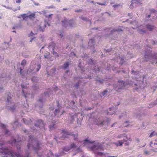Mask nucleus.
<instances>
[{
	"label": "nucleus",
	"instance_id": "864d4df0",
	"mask_svg": "<svg viewBox=\"0 0 157 157\" xmlns=\"http://www.w3.org/2000/svg\"><path fill=\"white\" fill-rule=\"evenodd\" d=\"M129 123L128 121H127L125 122V123H124L123 124V126L124 127H127L128 126V123Z\"/></svg>",
	"mask_w": 157,
	"mask_h": 157
},
{
	"label": "nucleus",
	"instance_id": "c03bdc74",
	"mask_svg": "<svg viewBox=\"0 0 157 157\" xmlns=\"http://www.w3.org/2000/svg\"><path fill=\"white\" fill-rule=\"evenodd\" d=\"M155 105H156L154 102H151L149 104V105L148 106V108H151L152 107H154Z\"/></svg>",
	"mask_w": 157,
	"mask_h": 157
},
{
	"label": "nucleus",
	"instance_id": "412c9836",
	"mask_svg": "<svg viewBox=\"0 0 157 157\" xmlns=\"http://www.w3.org/2000/svg\"><path fill=\"white\" fill-rule=\"evenodd\" d=\"M115 108L114 107L109 108V111L107 112V115H112L115 113Z\"/></svg>",
	"mask_w": 157,
	"mask_h": 157
},
{
	"label": "nucleus",
	"instance_id": "5701e85b",
	"mask_svg": "<svg viewBox=\"0 0 157 157\" xmlns=\"http://www.w3.org/2000/svg\"><path fill=\"white\" fill-rule=\"evenodd\" d=\"M95 80L97 82H99L100 83L102 84L103 83L104 81H105V80L102 79L100 76H98L95 78Z\"/></svg>",
	"mask_w": 157,
	"mask_h": 157
},
{
	"label": "nucleus",
	"instance_id": "72a5a7b5",
	"mask_svg": "<svg viewBox=\"0 0 157 157\" xmlns=\"http://www.w3.org/2000/svg\"><path fill=\"white\" fill-rule=\"evenodd\" d=\"M22 121L24 123L26 124H30L31 122L30 120H27L25 118H23L22 119Z\"/></svg>",
	"mask_w": 157,
	"mask_h": 157
},
{
	"label": "nucleus",
	"instance_id": "ddd939ff",
	"mask_svg": "<svg viewBox=\"0 0 157 157\" xmlns=\"http://www.w3.org/2000/svg\"><path fill=\"white\" fill-rule=\"evenodd\" d=\"M118 59H120V64L121 65H122L124 62L125 61V60H127L128 59H126L125 57L121 55V56L119 55L116 56V57H114L113 59V60L116 61H118Z\"/></svg>",
	"mask_w": 157,
	"mask_h": 157
},
{
	"label": "nucleus",
	"instance_id": "0eeeda50",
	"mask_svg": "<svg viewBox=\"0 0 157 157\" xmlns=\"http://www.w3.org/2000/svg\"><path fill=\"white\" fill-rule=\"evenodd\" d=\"M6 96L7 97L6 104L8 105H11L10 106H8V108L12 111H13L16 108V104L12 101V95L10 92H7L6 93Z\"/></svg>",
	"mask_w": 157,
	"mask_h": 157
},
{
	"label": "nucleus",
	"instance_id": "473e14b6",
	"mask_svg": "<svg viewBox=\"0 0 157 157\" xmlns=\"http://www.w3.org/2000/svg\"><path fill=\"white\" fill-rule=\"evenodd\" d=\"M132 74L134 75H136V76H135L134 77L136 78H138V75H139V72L135 71L134 70H132Z\"/></svg>",
	"mask_w": 157,
	"mask_h": 157
},
{
	"label": "nucleus",
	"instance_id": "bf43d9fd",
	"mask_svg": "<svg viewBox=\"0 0 157 157\" xmlns=\"http://www.w3.org/2000/svg\"><path fill=\"white\" fill-rule=\"evenodd\" d=\"M137 23V22L136 21L134 20L133 21H131L130 22V23L131 24H136Z\"/></svg>",
	"mask_w": 157,
	"mask_h": 157
},
{
	"label": "nucleus",
	"instance_id": "f257e3e1",
	"mask_svg": "<svg viewBox=\"0 0 157 157\" xmlns=\"http://www.w3.org/2000/svg\"><path fill=\"white\" fill-rule=\"evenodd\" d=\"M41 143L37 140L35 139L33 136L30 135L29 136V141L27 145L28 150L26 151V156L29 157V155L31 152L30 148L32 147L35 152L39 156H41L42 154L39 153V151H41L42 148L41 146Z\"/></svg>",
	"mask_w": 157,
	"mask_h": 157
},
{
	"label": "nucleus",
	"instance_id": "393cba45",
	"mask_svg": "<svg viewBox=\"0 0 157 157\" xmlns=\"http://www.w3.org/2000/svg\"><path fill=\"white\" fill-rule=\"evenodd\" d=\"M36 35V34H34L32 32H31L30 33L29 35V36L30 37L31 39L30 40V42H32V40H34V39L35 38V36Z\"/></svg>",
	"mask_w": 157,
	"mask_h": 157
},
{
	"label": "nucleus",
	"instance_id": "052dcab7",
	"mask_svg": "<svg viewBox=\"0 0 157 157\" xmlns=\"http://www.w3.org/2000/svg\"><path fill=\"white\" fill-rule=\"evenodd\" d=\"M121 6L120 4L115 5L113 6V7L114 8H118L119 6Z\"/></svg>",
	"mask_w": 157,
	"mask_h": 157
},
{
	"label": "nucleus",
	"instance_id": "dca6fc26",
	"mask_svg": "<svg viewBox=\"0 0 157 157\" xmlns=\"http://www.w3.org/2000/svg\"><path fill=\"white\" fill-rule=\"evenodd\" d=\"M48 48L49 50L52 52L53 50H56L57 49H58V46L57 44H55L53 42H51L50 44L48 46Z\"/></svg>",
	"mask_w": 157,
	"mask_h": 157
},
{
	"label": "nucleus",
	"instance_id": "de8ad7c7",
	"mask_svg": "<svg viewBox=\"0 0 157 157\" xmlns=\"http://www.w3.org/2000/svg\"><path fill=\"white\" fill-rule=\"evenodd\" d=\"M126 140H124L123 141L122 140H119L118 141V143L119 144L120 146H121L123 143V142H126Z\"/></svg>",
	"mask_w": 157,
	"mask_h": 157
},
{
	"label": "nucleus",
	"instance_id": "423d86ee",
	"mask_svg": "<svg viewBox=\"0 0 157 157\" xmlns=\"http://www.w3.org/2000/svg\"><path fill=\"white\" fill-rule=\"evenodd\" d=\"M52 92V90L51 89H49L47 91L41 95L38 101V103L40 104V105H39L40 108L39 112L40 114H43L44 113V109H42L43 103L49 97V95Z\"/></svg>",
	"mask_w": 157,
	"mask_h": 157
},
{
	"label": "nucleus",
	"instance_id": "7ed1b4c3",
	"mask_svg": "<svg viewBox=\"0 0 157 157\" xmlns=\"http://www.w3.org/2000/svg\"><path fill=\"white\" fill-rule=\"evenodd\" d=\"M130 86H132L134 90L137 91L140 89L141 87L139 84L138 85L132 81L128 80L125 82L123 80H120L118 82L115 90L116 91L120 92V90L126 89Z\"/></svg>",
	"mask_w": 157,
	"mask_h": 157
},
{
	"label": "nucleus",
	"instance_id": "8fccbe9b",
	"mask_svg": "<svg viewBox=\"0 0 157 157\" xmlns=\"http://www.w3.org/2000/svg\"><path fill=\"white\" fill-rule=\"evenodd\" d=\"M112 50H113V48H112L108 49L107 50H106L105 49H104V51L105 52H108V53L111 52Z\"/></svg>",
	"mask_w": 157,
	"mask_h": 157
},
{
	"label": "nucleus",
	"instance_id": "a19ab883",
	"mask_svg": "<svg viewBox=\"0 0 157 157\" xmlns=\"http://www.w3.org/2000/svg\"><path fill=\"white\" fill-rule=\"evenodd\" d=\"M101 68L100 67H95L94 69L96 73H98V72L101 71Z\"/></svg>",
	"mask_w": 157,
	"mask_h": 157
},
{
	"label": "nucleus",
	"instance_id": "a878e982",
	"mask_svg": "<svg viewBox=\"0 0 157 157\" xmlns=\"http://www.w3.org/2000/svg\"><path fill=\"white\" fill-rule=\"evenodd\" d=\"M83 81V80L82 77L81 79H79V80H78V82H76L75 85V86L76 89H77L78 88L79 84L82 83Z\"/></svg>",
	"mask_w": 157,
	"mask_h": 157
},
{
	"label": "nucleus",
	"instance_id": "4c0bfd02",
	"mask_svg": "<svg viewBox=\"0 0 157 157\" xmlns=\"http://www.w3.org/2000/svg\"><path fill=\"white\" fill-rule=\"evenodd\" d=\"M58 35L59 36L60 38H62L64 35V33L62 31H59L57 33Z\"/></svg>",
	"mask_w": 157,
	"mask_h": 157
},
{
	"label": "nucleus",
	"instance_id": "2eb2a0df",
	"mask_svg": "<svg viewBox=\"0 0 157 157\" xmlns=\"http://www.w3.org/2000/svg\"><path fill=\"white\" fill-rule=\"evenodd\" d=\"M35 126L37 128H43L44 126V124L42 120H38L36 121V122L35 124Z\"/></svg>",
	"mask_w": 157,
	"mask_h": 157
},
{
	"label": "nucleus",
	"instance_id": "6e6d98bb",
	"mask_svg": "<svg viewBox=\"0 0 157 157\" xmlns=\"http://www.w3.org/2000/svg\"><path fill=\"white\" fill-rule=\"evenodd\" d=\"M97 4H99V5H101V6H106L107 5L106 4L105 2H104V3H101L100 2H98Z\"/></svg>",
	"mask_w": 157,
	"mask_h": 157
},
{
	"label": "nucleus",
	"instance_id": "cd10ccee",
	"mask_svg": "<svg viewBox=\"0 0 157 157\" xmlns=\"http://www.w3.org/2000/svg\"><path fill=\"white\" fill-rule=\"evenodd\" d=\"M18 124V120L16 119L15 121L12 123V125L13 126V129H15L16 127L17 126Z\"/></svg>",
	"mask_w": 157,
	"mask_h": 157
},
{
	"label": "nucleus",
	"instance_id": "c85d7f7f",
	"mask_svg": "<svg viewBox=\"0 0 157 157\" xmlns=\"http://www.w3.org/2000/svg\"><path fill=\"white\" fill-rule=\"evenodd\" d=\"M35 12L31 13L29 15L28 14V18H29L30 19L32 20H33V19L35 17Z\"/></svg>",
	"mask_w": 157,
	"mask_h": 157
},
{
	"label": "nucleus",
	"instance_id": "f704fd0d",
	"mask_svg": "<svg viewBox=\"0 0 157 157\" xmlns=\"http://www.w3.org/2000/svg\"><path fill=\"white\" fill-rule=\"evenodd\" d=\"M28 13H27V14L24 13L21 14V16L23 18V19L24 20L26 21L27 18H28Z\"/></svg>",
	"mask_w": 157,
	"mask_h": 157
},
{
	"label": "nucleus",
	"instance_id": "338daca9",
	"mask_svg": "<svg viewBox=\"0 0 157 157\" xmlns=\"http://www.w3.org/2000/svg\"><path fill=\"white\" fill-rule=\"evenodd\" d=\"M121 71L124 73H126L128 72V71L127 70H121Z\"/></svg>",
	"mask_w": 157,
	"mask_h": 157
},
{
	"label": "nucleus",
	"instance_id": "09e8293b",
	"mask_svg": "<svg viewBox=\"0 0 157 157\" xmlns=\"http://www.w3.org/2000/svg\"><path fill=\"white\" fill-rule=\"evenodd\" d=\"M26 64V62L25 60V59L23 60L21 62V65L24 67L25 65Z\"/></svg>",
	"mask_w": 157,
	"mask_h": 157
},
{
	"label": "nucleus",
	"instance_id": "58836bf2",
	"mask_svg": "<svg viewBox=\"0 0 157 157\" xmlns=\"http://www.w3.org/2000/svg\"><path fill=\"white\" fill-rule=\"evenodd\" d=\"M9 143L12 144V146L15 145L17 144V141L16 139H13L12 141L9 142Z\"/></svg>",
	"mask_w": 157,
	"mask_h": 157
},
{
	"label": "nucleus",
	"instance_id": "e433bc0d",
	"mask_svg": "<svg viewBox=\"0 0 157 157\" xmlns=\"http://www.w3.org/2000/svg\"><path fill=\"white\" fill-rule=\"evenodd\" d=\"M94 39H90L88 42L89 46L90 47L93 46L94 44Z\"/></svg>",
	"mask_w": 157,
	"mask_h": 157
},
{
	"label": "nucleus",
	"instance_id": "2f4dec72",
	"mask_svg": "<svg viewBox=\"0 0 157 157\" xmlns=\"http://www.w3.org/2000/svg\"><path fill=\"white\" fill-rule=\"evenodd\" d=\"M69 63L68 62H67L62 65V67L63 68L66 69L69 67Z\"/></svg>",
	"mask_w": 157,
	"mask_h": 157
},
{
	"label": "nucleus",
	"instance_id": "f8f14e48",
	"mask_svg": "<svg viewBox=\"0 0 157 157\" xmlns=\"http://www.w3.org/2000/svg\"><path fill=\"white\" fill-rule=\"evenodd\" d=\"M62 25L65 27H73L74 24V21L72 20H69L67 18H64V20L62 21Z\"/></svg>",
	"mask_w": 157,
	"mask_h": 157
},
{
	"label": "nucleus",
	"instance_id": "e2e57ef3",
	"mask_svg": "<svg viewBox=\"0 0 157 157\" xmlns=\"http://www.w3.org/2000/svg\"><path fill=\"white\" fill-rule=\"evenodd\" d=\"M23 68H22L21 67H20L19 68V69L20 70V73L21 75H22V71L23 70Z\"/></svg>",
	"mask_w": 157,
	"mask_h": 157
},
{
	"label": "nucleus",
	"instance_id": "bb28decb",
	"mask_svg": "<svg viewBox=\"0 0 157 157\" xmlns=\"http://www.w3.org/2000/svg\"><path fill=\"white\" fill-rule=\"evenodd\" d=\"M87 62L90 65H94L95 63V61L93 60L91 58H88V59H87Z\"/></svg>",
	"mask_w": 157,
	"mask_h": 157
},
{
	"label": "nucleus",
	"instance_id": "6ab92c4d",
	"mask_svg": "<svg viewBox=\"0 0 157 157\" xmlns=\"http://www.w3.org/2000/svg\"><path fill=\"white\" fill-rule=\"evenodd\" d=\"M2 127L3 129V133L6 135H10L11 134V132L10 131L7 129L6 128V127L4 124H2Z\"/></svg>",
	"mask_w": 157,
	"mask_h": 157
},
{
	"label": "nucleus",
	"instance_id": "3c124183",
	"mask_svg": "<svg viewBox=\"0 0 157 157\" xmlns=\"http://www.w3.org/2000/svg\"><path fill=\"white\" fill-rule=\"evenodd\" d=\"M155 132L154 131L152 132L150 135L149 137H152L153 136H155Z\"/></svg>",
	"mask_w": 157,
	"mask_h": 157
},
{
	"label": "nucleus",
	"instance_id": "5fc2aeb1",
	"mask_svg": "<svg viewBox=\"0 0 157 157\" xmlns=\"http://www.w3.org/2000/svg\"><path fill=\"white\" fill-rule=\"evenodd\" d=\"M128 15L129 17H130V18H132V17H133V14L132 13H128Z\"/></svg>",
	"mask_w": 157,
	"mask_h": 157
},
{
	"label": "nucleus",
	"instance_id": "39448f33",
	"mask_svg": "<svg viewBox=\"0 0 157 157\" xmlns=\"http://www.w3.org/2000/svg\"><path fill=\"white\" fill-rule=\"evenodd\" d=\"M0 143V155H5L2 156V157H21V154L19 153L13 152L10 151L7 147H4V142Z\"/></svg>",
	"mask_w": 157,
	"mask_h": 157
},
{
	"label": "nucleus",
	"instance_id": "774afa93",
	"mask_svg": "<svg viewBox=\"0 0 157 157\" xmlns=\"http://www.w3.org/2000/svg\"><path fill=\"white\" fill-rule=\"evenodd\" d=\"M24 132L26 134H28L29 132L28 130L26 129H25L24 130Z\"/></svg>",
	"mask_w": 157,
	"mask_h": 157
},
{
	"label": "nucleus",
	"instance_id": "c9c22d12",
	"mask_svg": "<svg viewBox=\"0 0 157 157\" xmlns=\"http://www.w3.org/2000/svg\"><path fill=\"white\" fill-rule=\"evenodd\" d=\"M132 4H141L142 1L141 0H132Z\"/></svg>",
	"mask_w": 157,
	"mask_h": 157
},
{
	"label": "nucleus",
	"instance_id": "a211bd4d",
	"mask_svg": "<svg viewBox=\"0 0 157 157\" xmlns=\"http://www.w3.org/2000/svg\"><path fill=\"white\" fill-rule=\"evenodd\" d=\"M21 86L22 89V95L24 96L25 98H26L28 97V94L27 93L25 94L26 92L24 90L26 89L27 86L24 83H22L21 85Z\"/></svg>",
	"mask_w": 157,
	"mask_h": 157
},
{
	"label": "nucleus",
	"instance_id": "4d7b16f0",
	"mask_svg": "<svg viewBox=\"0 0 157 157\" xmlns=\"http://www.w3.org/2000/svg\"><path fill=\"white\" fill-rule=\"evenodd\" d=\"M3 90V87L2 86V85H0V93L2 92Z\"/></svg>",
	"mask_w": 157,
	"mask_h": 157
},
{
	"label": "nucleus",
	"instance_id": "680f3d73",
	"mask_svg": "<svg viewBox=\"0 0 157 157\" xmlns=\"http://www.w3.org/2000/svg\"><path fill=\"white\" fill-rule=\"evenodd\" d=\"M156 12H157V11L155 10L154 9H151V10L150 13L151 14L152 13H155Z\"/></svg>",
	"mask_w": 157,
	"mask_h": 157
},
{
	"label": "nucleus",
	"instance_id": "37998d69",
	"mask_svg": "<svg viewBox=\"0 0 157 157\" xmlns=\"http://www.w3.org/2000/svg\"><path fill=\"white\" fill-rule=\"evenodd\" d=\"M70 149V147H64L63 148V151L66 152L69 151Z\"/></svg>",
	"mask_w": 157,
	"mask_h": 157
},
{
	"label": "nucleus",
	"instance_id": "c756f323",
	"mask_svg": "<svg viewBox=\"0 0 157 157\" xmlns=\"http://www.w3.org/2000/svg\"><path fill=\"white\" fill-rule=\"evenodd\" d=\"M146 28L150 31H152L154 28V26L148 24L146 25Z\"/></svg>",
	"mask_w": 157,
	"mask_h": 157
},
{
	"label": "nucleus",
	"instance_id": "4468645a",
	"mask_svg": "<svg viewBox=\"0 0 157 157\" xmlns=\"http://www.w3.org/2000/svg\"><path fill=\"white\" fill-rule=\"evenodd\" d=\"M57 106L58 107L57 108L55 109L54 113V115L58 117L61 116L63 113H61L60 111V109L61 107V106L59 104V102L58 101H56Z\"/></svg>",
	"mask_w": 157,
	"mask_h": 157
},
{
	"label": "nucleus",
	"instance_id": "9b49d317",
	"mask_svg": "<svg viewBox=\"0 0 157 157\" xmlns=\"http://www.w3.org/2000/svg\"><path fill=\"white\" fill-rule=\"evenodd\" d=\"M124 29L125 28L123 26H120L117 28H114L112 30L110 28H107L105 29V31L109 33L106 34L105 36L107 37L115 32L123 31Z\"/></svg>",
	"mask_w": 157,
	"mask_h": 157
},
{
	"label": "nucleus",
	"instance_id": "9d476101",
	"mask_svg": "<svg viewBox=\"0 0 157 157\" xmlns=\"http://www.w3.org/2000/svg\"><path fill=\"white\" fill-rule=\"evenodd\" d=\"M109 120L106 117H100L96 122L97 124L103 128H106L109 123Z\"/></svg>",
	"mask_w": 157,
	"mask_h": 157
},
{
	"label": "nucleus",
	"instance_id": "f03ea898",
	"mask_svg": "<svg viewBox=\"0 0 157 157\" xmlns=\"http://www.w3.org/2000/svg\"><path fill=\"white\" fill-rule=\"evenodd\" d=\"M150 48L151 46L149 44L147 45L145 47L144 57L140 60L141 61L143 62L149 61L152 65H157V53L152 54L151 51L149 49Z\"/></svg>",
	"mask_w": 157,
	"mask_h": 157
},
{
	"label": "nucleus",
	"instance_id": "20e7f679",
	"mask_svg": "<svg viewBox=\"0 0 157 157\" xmlns=\"http://www.w3.org/2000/svg\"><path fill=\"white\" fill-rule=\"evenodd\" d=\"M94 143V141H91L88 140H85L83 141L84 145L90 148L94 153L98 155H102V152L98 151V150L101 151L103 150L102 144L99 143Z\"/></svg>",
	"mask_w": 157,
	"mask_h": 157
},
{
	"label": "nucleus",
	"instance_id": "b1692460",
	"mask_svg": "<svg viewBox=\"0 0 157 157\" xmlns=\"http://www.w3.org/2000/svg\"><path fill=\"white\" fill-rule=\"evenodd\" d=\"M49 118L50 119L51 121H52V123L49 126L50 129L52 130V129L54 127L55 125L54 123H56V121H55V120H53V118H52V116H50Z\"/></svg>",
	"mask_w": 157,
	"mask_h": 157
},
{
	"label": "nucleus",
	"instance_id": "f3484780",
	"mask_svg": "<svg viewBox=\"0 0 157 157\" xmlns=\"http://www.w3.org/2000/svg\"><path fill=\"white\" fill-rule=\"evenodd\" d=\"M47 25L48 26H50V25L47 22H45V24L43 26L42 25H40L38 28V30L40 32H44L45 30V28L46 27Z\"/></svg>",
	"mask_w": 157,
	"mask_h": 157
},
{
	"label": "nucleus",
	"instance_id": "69168bd1",
	"mask_svg": "<svg viewBox=\"0 0 157 157\" xmlns=\"http://www.w3.org/2000/svg\"><path fill=\"white\" fill-rule=\"evenodd\" d=\"M82 11V9H80L78 10H76L75 11V12H80Z\"/></svg>",
	"mask_w": 157,
	"mask_h": 157
},
{
	"label": "nucleus",
	"instance_id": "4be33fe9",
	"mask_svg": "<svg viewBox=\"0 0 157 157\" xmlns=\"http://www.w3.org/2000/svg\"><path fill=\"white\" fill-rule=\"evenodd\" d=\"M109 92L108 91V89H107L106 90H105L103 92L101 93L100 94V95L101 98L102 96L105 97L107 95H109Z\"/></svg>",
	"mask_w": 157,
	"mask_h": 157
},
{
	"label": "nucleus",
	"instance_id": "13d9d810",
	"mask_svg": "<svg viewBox=\"0 0 157 157\" xmlns=\"http://www.w3.org/2000/svg\"><path fill=\"white\" fill-rule=\"evenodd\" d=\"M82 120V118L80 120H79L78 119L77 120V123L78 124H79L80 125L81 124V122Z\"/></svg>",
	"mask_w": 157,
	"mask_h": 157
},
{
	"label": "nucleus",
	"instance_id": "6e6552de",
	"mask_svg": "<svg viewBox=\"0 0 157 157\" xmlns=\"http://www.w3.org/2000/svg\"><path fill=\"white\" fill-rule=\"evenodd\" d=\"M62 137H57L56 136L54 138V139L55 140L57 143L58 142V139H60V138H61V139H63V138H67L69 136H72L74 138V140H76V139L77 138L78 135H75L73 132H69L67 131V130H62Z\"/></svg>",
	"mask_w": 157,
	"mask_h": 157
},
{
	"label": "nucleus",
	"instance_id": "1a4fd4ad",
	"mask_svg": "<svg viewBox=\"0 0 157 157\" xmlns=\"http://www.w3.org/2000/svg\"><path fill=\"white\" fill-rule=\"evenodd\" d=\"M41 67L40 64L34 63V61H32L30 64V67L27 71V73L28 74H30L32 71L33 73L38 71Z\"/></svg>",
	"mask_w": 157,
	"mask_h": 157
},
{
	"label": "nucleus",
	"instance_id": "aec40b11",
	"mask_svg": "<svg viewBox=\"0 0 157 157\" xmlns=\"http://www.w3.org/2000/svg\"><path fill=\"white\" fill-rule=\"evenodd\" d=\"M6 76V75L5 74L3 73L2 74L1 76H0V85H2V86L3 85H4L5 82H3L2 81H4V79H6L5 77Z\"/></svg>",
	"mask_w": 157,
	"mask_h": 157
},
{
	"label": "nucleus",
	"instance_id": "a18cd8bd",
	"mask_svg": "<svg viewBox=\"0 0 157 157\" xmlns=\"http://www.w3.org/2000/svg\"><path fill=\"white\" fill-rule=\"evenodd\" d=\"M76 144L74 143L71 144L70 145V147L71 149V148H76Z\"/></svg>",
	"mask_w": 157,
	"mask_h": 157
},
{
	"label": "nucleus",
	"instance_id": "79ce46f5",
	"mask_svg": "<svg viewBox=\"0 0 157 157\" xmlns=\"http://www.w3.org/2000/svg\"><path fill=\"white\" fill-rule=\"evenodd\" d=\"M149 42L150 43L152 44L153 45H157V41H154V40H149Z\"/></svg>",
	"mask_w": 157,
	"mask_h": 157
},
{
	"label": "nucleus",
	"instance_id": "0e129e2a",
	"mask_svg": "<svg viewBox=\"0 0 157 157\" xmlns=\"http://www.w3.org/2000/svg\"><path fill=\"white\" fill-rule=\"evenodd\" d=\"M4 59V57L3 56H0V63L2 62Z\"/></svg>",
	"mask_w": 157,
	"mask_h": 157
},
{
	"label": "nucleus",
	"instance_id": "603ef678",
	"mask_svg": "<svg viewBox=\"0 0 157 157\" xmlns=\"http://www.w3.org/2000/svg\"><path fill=\"white\" fill-rule=\"evenodd\" d=\"M131 53L130 52H128V56L129 58H132L133 57V55L131 54Z\"/></svg>",
	"mask_w": 157,
	"mask_h": 157
},
{
	"label": "nucleus",
	"instance_id": "ea45409f",
	"mask_svg": "<svg viewBox=\"0 0 157 157\" xmlns=\"http://www.w3.org/2000/svg\"><path fill=\"white\" fill-rule=\"evenodd\" d=\"M82 57L84 59H87V58H89L87 54L86 53H83L82 55Z\"/></svg>",
	"mask_w": 157,
	"mask_h": 157
},
{
	"label": "nucleus",
	"instance_id": "7c9ffc66",
	"mask_svg": "<svg viewBox=\"0 0 157 157\" xmlns=\"http://www.w3.org/2000/svg\"><path fill=\"white\" fill-rule=\"evenodd\" d=\"M79 18L81 19L83 21L86 22H89L90 23H91L90 21L87 18L84 16H81V17H80Z\"/></svg>",
	"mask_w": 157,
	"mask_h": 157
},
{
	"label": "nucleus",
	"instance_id": "49530a36",
	"mask_svg": "<svg viewBox=\"0 0 157 157\" xmlns=\"http://www.w3.org/2000/svg\"><path fill=\"white\" fill-rule=\"evenodd\" d=\"M52 54L54 55L56 57H59V55L58 53L55 51V50H53V51L52 52Z\"/></svg>",
	"mask_w": 157,
	"mask_h": 157
}]
</instances>
